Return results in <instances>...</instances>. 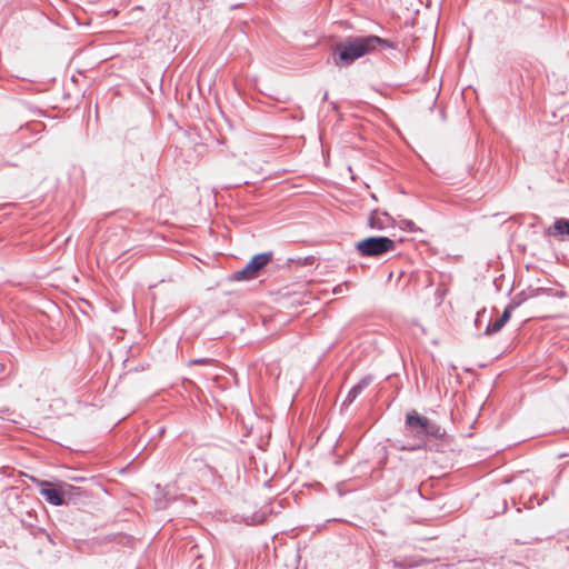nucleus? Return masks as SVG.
Instances as JSON below:
<instances>
[{
    "label": "nucleus",
    "mask_w": 569,
    "mask_h": 569,
    "mask_svg": "<svg viewBox=\"0 0 569 569\" xmlns=\"http://www.w3.org/2000/svg\"><path fill=\"white\" fill-rule=\"evenodd\" d=\"M406 432L416 440V443L410 448L412 450L421 448L430 437L438 438L441 436L438 426L416 411L409 412L406 417Z\"/></svg>",
    "instance_id": "2"
},
{
    "label": "nucleus",
    "mask_w": 569,
    "mask_h": 569,
    "mask_svg": "<svg viewBox=\"0 0 569 569\" xmlns=\"http://www.w3.org/2000/svg\"><path fill=\"white\" fill-rule=\"evenodd\" d=\"M356 249L362 257H377L393 251L396 242L387 237H369L358 241Z\"/></svg>",
    "instance_id": "3"
},
{
    "label": "nucleus",
    "mask_w": 569,
    "mask_h": 569,
    "mask_svg": "<svg viewBox=\"0 0 569 569\" xmlns=\"http://www.w3.org/2000/svg\"><path fill=\"white\" fill-rule=\"evenodd\" d=\"M391 218L379 210H375L371 212L368 223L371 229L382 230L389 226Z\"/></svg>",
    "instance_id": "6"
},
{
    "label": "nucleus",
    "mask_w": 569,
    "mask_h": 569,
    "mask_svg": "<svg viewBox=\"0 0 569 569\" xmlns=\"http://www.w3.org/2000/svg\"><path fill=\"white\" fill-rule=\"evenodd\" d=\"M38 485L41 487L40 493L44 497L47 502L53 506H61L66 503V496L71 495V490L74 488L67 483H59L57 487L46 480L38 481Z\"/></svg>",
    "instance_id": "4"
},
{
    "label": "nucleus",
    "mask_w": 569,
    "mask_h": 569,
    "mask_svg": "<svg viewBox=\"0 0 569 569\" xmlns=\"http://www.w3.org/2000/svg\"><path fill=\"white\" fill-rule=\"evenodd\" d=\"M379 46L392 47L388 40L377 36L346 39L333 47V62L336 66H349L355 60L373 52Z\"/></svg>",
    "instance_id": "1"
},
{
    "label": "nucleus",
    "mask_w": 569,
    "mask_h": 569,
    "mask_svg": "<svg viewBox=\"0 0 569 569\" xmlns=\"http://www.w3.org/2000/svg\"><path fill=\"white\" fill-rule=\"evenodd\" d=\"M549 232L553 236H569V219H557Z\"/></svg>",
    "instance_id": "8"
},
{
    "label": "nucleus",
    "mask_w": 569,
    "mask_h": 569,
    "mask_svg": "<svg viewBox=\"0 0 569 569\" xmlns=\"http://www.w3.org/2000/svg\"><path fill=\"white\" fill-rule=\"evenodd\" d=\"M204 361L203 360H194L192 361V363H197V365H200V363H203Z\"/></svg>",
    "instance_id": "9"
},
{
    "label": "nucleus",
    "mask_w": 569,
    "mask_h": 569,
    "mask_svg": "<svg viewBox=\"0 0 569 569\" xmlns=\"http://www.w3.org/2000/svg\"><path fill=\"white\" fill-rule=\"evenodd\" d=\"M272 259L271 252L258 253L251 258V260L236 273L238 280H250L259 276V272L264 268Z\"/></svg>",
    "instance_id": "5"
},
{
    "label": "nucleus",
    "mask_w": 569,
    "mask_h": 569,
    "mask_svg": "<svg viewBox=\"0 0 569 569\" xmlns=\"http://www.w3.org/2000/svg\"><path fill=\"white\" fill-rule=\"evenodd\" d=\"M510 316V309L507 308L499 319L488 325V327L486 328V332L490 335L500 331L503 328V326L509 321Z\"/></svg>",
    "instance_id": "7"
}]
</instances>
